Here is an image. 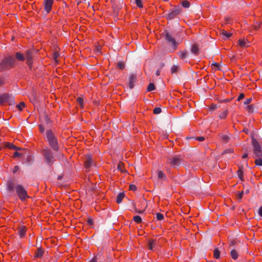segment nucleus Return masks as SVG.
<instances>
[{"instance_id": "1", "label": "nucleus", "mask_w": 262, "mask_h": 262, "mask_svg": "<svg viewBox=\"0 0 262 262\" xmlns=\"http://www.w3.org/2000/svg\"><path fill=\"white\" fill-rule=\"evenodd\" d=\"M46 139L54 150H58L57 139L52 130H48L47 131Z\"/></svg>"}, {"instance_id": "2", "label": "nucleus", "mask_w": 262, "mask_h": 262, "mask_svg": "<svg viewBox=\"0 0 262 262\" xmlns=\"http://www.w3.org/2000/svg\"><path fill=\"white\" fill-rule=\"evenodd\" d=\"M15 64V59L11 56H8L2 61L0 64V70L3 71L4 70L9 69L13 67Z\"/></svg>"}, {"instance_id": "3", "label": "nucleus", "mask_w": 262, "mask_h": 262, "mask_svg": "<svg viewBox=\"0 0 262 262\" xmlns=\"http://www.w3.org/2000/svg\"><path fill=\"white\" fill-rule=\"evenodd\" d=\"M43 156L47 165L51 166L55 161L52 151L48 148L43 150Z\"/></svg>"}, {"instance_id": "4", "label": "nucleus", "mask_w": 262, "mask_h": 262, "mask_svg": "<svg viewBox=\"0 0 262 262\" xmlns=\"http://www.w3.org/2000/svg\"><path fill=\"white\" fill-rule=\"evenodd\" d=\"M16 58L17 60L20 61H24L25 59L27 60V64L30 66L32 63V57L31 51H28L26 54V56H24L23 54L19 52H17L16 54Z\"/></svg>"}, {"instance_id": "5", "label": "nucleus", "mask_w": 262, "mask_h": 262, "mask_svg": "<svg viewBox=\"0 0 262 262\" xmlns=\"http://www.w3.org/2000/svg\"><path fill=\"white\" fill-rule=\"evenodd\" d=\"M15 189L19 199L21 200L24 201L26 199L29 198L26 190L21 185H17L15 187Z\"/></svg>"}, {"instance_id": "6", "label": "nucleus", "mask_w": 262, "mask_h": 262, "mask_svg": "<svg viewBox=\"0 0 262 262\" xmlns=\"http://www.w3.org/2000/svg\"><path fill=\"white\" fill-rule=\"evenodd\" d=\"M253 151L257 157H262L261 147L258 142L254 138L252 139Z\"/></svg>"}, {"instance_id": "7", "label": "nucleus", "mask_w": 262, "mask_h": 262, "mask_svg": "<svg viewBox=\"0 0 262 262\" xmlns=\"http://www.w3.org/2000/svg\"><path fill=\"white\" fill-rule=\"evenodd\" d=\"M181 12V9L180 7H174L167 14L166 18L168 19H172L178 15Z\"/></svg>"}, {"instance_id": "8", "label": "nucleus", "mask_w": 262, "mask_h": 262, "mask_svg": "<svg viewBox=\"0 0 262 262\" xmlns=\"http://www.w3.org/2000/svg\"><path fill=\"white\" fill-rule=\"evenodd\" d=\"M182 159L180 156H176L168 158V162L173 166L179 165L181 162Z\"/></svg>"}, {"instance_id": "9", "label": "nucleus", "mask_w": 262, "mask_h": 262, "mask_svg": "<svg viewBox=\"0 0 262 262\" xmlns=\"http://www.w3.org/2000/svg\"><path fill=\"white\" fill-rule=\"evenodd\" d=\"M165 39L167 42H168L169 43H170L171 45V46L174 49H175L177 47L178 44L176 42L174 38L173 37H172L171 35L169 33H167L166 34Z\"/></svg>"}, {"instance_id": "10", "label": "nucleus", "mask_w": 262, "mask_h": 262, "mask_svg": "<svg viewBox=\"0 0 262 262\" xmlns=\"http://www.w3.org/2000/svg\"><path fill=\"white\" fill-rule=\"evenodd\" d=\"M54 0H45L44 9L48 13L52 9Z\"/></svg>"}, {"instance_id": "11", "label": "nucleus", "mask_w": 262, "mask_h": 262, "mask_svg": "<svg viewBox=\"0 0 262 262\" xmlns=\"http://www.w3.org/2000/svg\"><path fill=\"white\" fill-rule=\"evenodd\" d=\"M137 75L135 74H132L129 77L128 80V86L130 89H133L135 85V83L136 82Z\"/></svg>"}, {"instance_id": "12", "label": "nucleus", "mask_w": 262, "mask_h": 262, "mask_svg": "<svg viewBox=\"0 0 262 262\" xmlns=\"http://www.w3.org/2000/svg\"><path fill=\"white\" fill-rule=\"evenodd\" d=\"M157 242L156 239H150L148 241V249L151 251H155L157 246Z\"/></svg>"}, {"instance_id": "13", "label": "nucleus", "mask_w": 262, "mask_h": 262, "mask_svg": "<svg viewBox=\"0 0 262 262\" xmlns=\"http://www.w3.org/2000/svg\"><path fill=\"white\" fill-rule=\"evenodd\" d=\"M93 164V160L91 156H88L84 162V167L86 169H89Z\"/></svg>"}, {"instance_id": "14", "label": "nucleus", "mask_w": 262, "mask_h": 262, "mask_svg": "<svg viewBox=\"0 0 262 262\" xmlns=\"http://www.w3.org/2000/svg\"><path fill=\"white\" fill-rule=\"evenodd\" d=\"M26 233V228L25 227L20 228L18 231V234L20 237H23L25 236Z\"/></svg>"}, {"instance_id": "15", "label": "nucleus", "mask_w": 262, "mask_h": 262, "mask_svg": "<svg viewBox=\"0 0 262 262\" xmlns=\"http://www.w3.org/2000/svg\"><path fill=\"white\" fill-rule=\"evenodd\" d=\"M44 251L41 248H38L35 253L36 257H41L43 254Z\"/></svg>"}, {"instance_id": "16", "label": "nucleus", "mask_w": 262, "mask_h": 262, "mask_svg": "<svg viewBox=\"0 0 262 262\" xmlns=\"http://www.w3.org/2000/svg\"><path fill=\"white\" fill-rule=\"evenodd\" d=\"M199 51V48L198 46L196 44H194L191 48L192 52L194 54L197 55L198 54Z\"/></svg>"}, {"instance_id": "17", "label": "nucleus", "mask_w": 262, "mask_h": 262, "mask_svg": "<svg viewBox=\"0 0 262 262\" xmlns=\"http://www.w3.org/2000/svg\"><path fill=\"white\" fill-rule=\"evenodd\" d=\"M6 147L7 148H10V149H15V150H20V148L14 145L11 143H7L6 144Z\"/></svg>"}, {"instance_id": "18", "label": "nucleus", "mask_w": 262, "mask_h": 262, "mask_svg": "<svg viewBox=\"0 0 262 262\" xmlns=\"http://www.w3.org/2000/svg\"><path fill=\"white\" fill-rule=\"evenodd\" d=\"M8 97L6 94H3L0 96V104L6 102L8 100Z\"/></svg>"}, {"instance_id": "19", "label": "nucleus", "mask_w": 262, "mask_h": 262, "mask_svg": "<svg viewBox=\"0 0 262 262\" xmlns=\"http://www.w3.org/2000/svg\"><path fill=\"white\" fill-rule=\"evenodd\" d=\"M124 196V195L123 193H119L117 196L116 202L118 204L122 202Z\"/></svg>"}, {"instance_id": "20", "label": "nucleus", "mask_w": 262, "mask_h": 262, "mask_svg": "<svg viewBox=\"0 0 262 262\" xmlns=\"http://www.w3.org/2000/svg\"><path fill=\"white\" fill-rule=\"evenodd\" d=\"M231 256L233 259H236L238 258V253L236 250H232L230 252Z\"/></svg>"}, {"instance_id": "21", "label": "nucleus", "mask_w": 262, "mask_h": 262, "mask_svg": "<svg viewBox=\"0 0 262 262\" xmlns=\"http://www.w3.org/2000/svg\"><path fill=\"white\" fill-rule=\"evenodd\" d=\"M238 44L240 47H241L242 48H245L247 46L246 41L244 39H239L238 41Z\"/></svg>"}, {"instance_id": "22", "label": "nucleus", "mask_w": 262, "mask_h": 262, "mask_svg": "<svg viewBox=\"0 0 262 262\" xmlns=\"http://www.w3.org/2000/svg\"><path fill=\"white\" fill-rule=\"evenodd\" d=\"M220 251L218 249V248H215L214 250L213 256L216 259H217L220 257Z\"/></svg>"}, {"instance_id": "23", "label": "nucleus", "mask_w": 262, "mask_h": 262, "mask_svg": "<svg viewBox=\"0 0 262 262\" xmlns=\"http://www.w3.org/2000/svg\"><path fill=\"white\" fill-rule=\"evenodd\" d=\"M158 177L159 179L164 180L166 179L165 174L161 170L158 171Z\"/></svg>"}, {"instance_id": "24", "label": "nucleus", "mask_w": 262, "mask_h": 262, "mask_svg": "<svg viewBox=\"0 0 262 262\" xmlns=\"http://www.w3.org/2000/svg\"><path fill=\"white\" fill-rule=\"evenodd\" d=\"M255 161V164L257 166H262V157H258Z\"/></svg>"}, {"instance_id": "25", "label": "nucleus", "mask_w": 262, "mask_h": 262, "mask_svg": "<svg viewBox=\"0 0 262 262\" xmlns=\"http://www.w3.org/2000/svg\"><path fill=\"white\" fill-rule=\"evenodd\" d=\"M221 34L223 36L225 37V38H229L231 36V33H228L227 31H224V30H223Z\"/></svg>"}, {"instance_id": "26", "label": "nucleus", "mask_w": 262, "mask_h": 262, "mask_svg": "<svg viewBox=\"0 0 262 262\" xmlns=\"http://www.w3.org/2000/svg\"><path fill=\"white\" fill-rule=\"evenodd\" d=\"M227 115V111H225L222 113H221L219 115V118L223 119L226 118Z\"/></svg>"}, {"instance_id": "27", "label": "nucleus", "mask_w": 262, "mask_h": 262, "mask_svg": "<svg viewBox=\"0 0 262 262\" xmlns=\"http://www.w3.org/2000/svg\"><path fill=\"white\" fill-rule=\"evenodd\" d=\"M134 221L139 224L140 223L142 222V219L141 217L139 215H136L133 218Z\"/></svg>"}, {"instance_id": "28", "label": "nucleus", "mask_w": 262, "mask_h": 262, "mask_svg": "<svg viewBox=\"0 0 262 262\" xmlns=\"http://www.w3.org/2000/svg\"><path fill=\"white\" fill-rule=\"evenodd\" d=\"M147 91L151 92L155 89V86L154 83H150L147 87Z\"/></svg>"}, {"instance_id": "29", "label": "nucleus", "mask_w": 262, "mask_h": 262, "mask_svg": "<svg viewBox=\"0 0 262 262\" xmlns=\"http://www.w3.org/2000/svg\"><path fill=\"white\" fill-rule=\"evenodd\" d=\"M182 5L184 8H188L190 6V3L187 1H184L182 2Z\"/></svg>"}, {"instance_id": "30", "label": "nucleus", "mask_w": 262, "mask_h": 262, "mask_svg": "<svg viewBox=\"0 0 262 262\" xmlns=\"http://www.w3.org/2000/svg\"><path fill=\"white\" fill-rule=\"evenodd\" d=\"M156 219L158 221H161L164 219V215L161 213H157L156 214Z\"/></svg>"}, {"instance_id": "31", "label": "nucleus", "mask_w": 262, "mask_h": 262, "mask_svg": "<svg viewBox=\"0 0 262 262\" xmlns=\"http://www.w3.org/2000/svg\"><path fill=\"white\" fill-rule=\"evenodd\" d=\"M17 108L19 110V111H21L22 110L25 106V104L24 102H20L19 104H18V105H17Z\"/></svg>"}, {"instance_id": "32", "label": "nucleus", "mask_w": 262, "mask_h": 262, "mask_svg": "<svg viewBox=\"0 0 262 262\" xmlns=\"http://www.w3.org/2000/svg\"><path fill=\"white\" fill-rule=\"evenodd\" d=\"M7 187L9 190L11 191L13 189L14 184L12 182H9L7 184Z\"/></svg>"}, {"instance_id": "33", "label": "nucleus", "mask_w": 262, "mask_h": 262, "mask_svg": "<svg viewBox=\"0 0 262 262\" xmlns=\"http://www.w3.org/2000/svg\"><path fill=\"white\" fill-rule=\"evenodd\" d=\"M117 67L119 69L122 70L125 67V64L123 62H119L118 63Z\"/></svg>"}, {"instance_id": "34", "label": "nucleus", "mask_w": 262, "mask_h": 262, "mask_svg": "<svg viewBox=\"0 0 262 262\" xmlns=\"http://www.w3.org/2000/svg\"><path fill=\"white\" fill-rule=\"evenodd\" d=\"M161 112V109L160 107H155L154 109L153 113L155 114H158Z\"/></svg>"}, {"instance_id": "35", "label": "nucleus", "mask_w": 262, "mask_h": 262, "mask_svg": "<svg viewBox=\"0 0 262 262\" xmlns=\"http://www.w3.org/2000/svg\"><path fill=\"white\" fill-rule=\"evenodd\" d=\"M135 2H136V4L137 5V6L138 7H139V8L143 7V5H142L141 0H136Z\"/></svg>"}, {"instance_id": "36", "label": "nucleus", "mask_w": 262, "mask_h": 262, "mask_svg": "<svg viewBox=\"0 0 262 262\" xmlns=\"http://www.w3.org/2000/svg\"><path fill=\"white\" fill-rule=\"evenodd\" d=\"M178 69V67L177 66L173 65L171 68V72L172 73H174L177 71Z\"/></svg>"}, {"instance_id": "37", "label": "nucleus", "mask_w": 262, "mask_h": 262, "mask_svg": "<svg viewBox=\"0 0 262 262\" xmlns=\"http://www.w3.org/2000/svg\"><path fill=\"white\" fill-rule=\"evenodd\" d=\"M246 110L247 111H248V112L249 113H252L253 111V106L251 105H248L247 107H246Z\"/></svg>"}, {"instance_id": "38", "label": "nucleus", "mask_w": 262, "mask_h": 262, "mask_svg": "<svg viewBox=\"0 0 262 262\" xmlns=\"http://www.w3.org/2000/svg\"><path fill=\"white\" fill-rule=\"evenodd\" d=\"M186 56H187V52H181L180 55V57L182 59H184V58H186Z\"/></svg>"}, {"instance_id": "39", "label": "nucleus", "mask_w": 262, "mask_h": 262, "mask_svg": "<svg viewBox=\"0 0 262 262\" xmlns=\"http://www.w3.org/2000/svg\"><path fill=\"white\" fill-rule=\"evenodd\" d=\"M237 174H238V177L240 178L241 180H242L243 179V171L241 170H238L237 171Z\"/></svg>"}, {"instance_id": "40", "label": "nucleus", "mask_w": 262, "mask_h": 262, "mask_svg": "<svg viewBox=\"0 0 262 262\" xmlns=\"http://www.w3.org/2000/svg\"><path fill=\"white\" fill-rule=\"evenodd\" d=\"M222 139L225 141V142H228L229 141V137L227 135H223L222 137Z\"/></svg>"}, {"instance_id": "41", "label": "nucleus", "mask_w": 262, "mask_h": 262, "mask_svg": "<svg viewBox=\"0 0 262 262\" xmlns=\"http://www.w3.org/2000/svg\"><path fill=\"white\" fill-rule=\"evenodd\" d=\"M78 102L80 104L81 106H83V100L82 98H78L77 99Z\"/></svg>"}, {"instance_id": "42", "label": "nucleus", "mask_w": 262, "mask_h": 262, "mask_svg": "<svg viewBox=\"0 0 262 262\" xmlns=\"http://www.w3.org/2000/svg\"><path fill=\"white\" fill-rule=\"evenodd\" d=\"M118 168L121 171L124 172L123 170V164L122 163H119L118 166Z\"/></svg>"}, {"instance_id": "43", "label": "nucleus", "mask_w": 262, "mask_h": 262, "mask_svg": "<svg viewBox=\"0 0 262 262\" xmlns=\"http://www.w3.org/2000/svg\"><path fill=\"white\" fill-rule=\"evenodd\" d=\"M129 189L132 190H133V191H135V190H136L137 189V187L134 185H129Z\"/></svg>"}, {"instance_id": "44", "label": "nucleus", "mask_w": 262, "mask_h": 262, "mask_svg": "<svg viewBox=\"0 0 262 262\" xmlns=\"http://www.w3.org/2000/svg\"><path fill=\"white\" fill-rule=\"evenodd\" d=\"M251 101H252V98H251L247 99L245 100V101L244 102V104H248L251 103Z\"/></svg>"}, {"instance_id": "45", "label": "nucleus", "mask_w": 262, "mask_h": 262, "mask_svg": "<svg viewBox=\"0 0 262 262\" xmlns=\"http://www.w3.org/2000/svg\"><path fill=\"white\" fill-rule=\"evenodd\" d=\"M21 156V154H19V152H18L17 151H15L13 155V157L14 158H16V157H20Z\"/></svg>"}, {"instance_id": "46", "label": "nucleus", "mask_w": 262, "mask_h": 262, "mask_svg": "<svg viewBox=\"0 0 262 262\" xmlns=\"http://www.w3.org/2000/svg\"><path fill=\"white\" fill-rule=\"evenodd\" d=\"M244 97V95L243 94H240V95L238 96L237 98V100L239 101L242 99H243Z\"/></svg>"}, {"instance_id": "47", "label": "nucleus", "mask_w": 262, "mask_h": 262, "mask_svg": "<svg viewBox=\"0 0 262 262\" xmlns=\"http://www.w3.org/2000/svg\"><path fill=\"white\" fill-rule=\"evenodd\" d=\"M19 170V167L18 166H15L13 170V173L16 172Z\"/></svg>"}, {"instance_id": "48", "label": "nucleus", "mask_w": 262, "mask_h": 262, "mask_svg": "<svg viewBox=\"0 0 262 262\" xmlns=\"http://www.w3.org/2000/svg\"><path fill=\"white\" fill-rule=\"evenodd\" d=\"M197 140L200 141H203L204 140V137H198L196 139Z\"/></svg>"}, {"instance_id": "49", "label": "nucleus", "mask_w": 262, "mask_h": 262, "mask_svg": "<svg viewBox=\"0 0 262 262\" xmlns=\"http://www.w3.org/2000/svg\"><path fill=\"white\" fill-rule=\"evenodd\" d=\"M258 214L261 217H262V206L259 208L258 210Z\"/></svg>"}, {"instance_id": "50", "label": "nucleus", "mask_w": 262, "mask_h": 262, "mask_svg": "<svg viewBox=\"0 0 262 262\" xmlns=\"http://www.w3.org/2000/svg\"><path fill=\"white\" fill-rule=\"evenodd\" d=\"M39 130L41 133H43L44 131V127L42 125H39Z\"/></svg>"}, {"instance_id": "51", "label": "nucleus", "mask_w": 262, "mask_h": 262, "mask_svg": "<svg viewBox=\"0 0 262 262\" xmlns=\"http://www.w3.org/2000/svg\"><path fill=\"white\" fill-rule=\"evenodd\" d=\"M161 70L160 69H158L156 71V74L157 76H159L160 75Z\"/></svg>"}, {"instance_id": "52", "label": "nucleus", "mask_w": 262, "mask_h": 262, "mask_svg": "<svg viewBox=\"0 0 262 262\" xmlns=\"http://www.w3.org/2000/svg\"><path fill=\"white\" fill-rule=\"evenodd\" d=\"M243 194H244L243 191H242V192H240V193H239V194H238V198H239V199H242V197H243Z\"/></svg>"}, {"instance_id": "53", "label": "nucleus", "mask_w": 262, "mask_h": 262, "mask_svg": "<svg viewBox=\"0 0 262 262\" xmlns=\"http://www.w3.org/2000/svg\"><path fill=\"white\" fill-rule=\"evenodd\" d=\"M233 151V150L232 149H227L225 151V153H227V152H232Z\"/></svg>"}, {"instance_id": "54", "label": "nucleus", "mask_w": 262, "mask_h": 262, "mask_svg": "<svg viewBox=\"0 0 262 262\" xmlns=\"http://www.w3.org/2000/svg\"><path fill=\"white\" fill-rule=\"evenodd\" d=\"M97 261V258L96 257H94L90 262H96Z\"/></svg>"}, {"instance_id": "55", "label": "nucleus", "mask_w": 262, "mask_h": 262, "mask_svg": "<svg viewBox=\"0 0 262 262\" xmlns=\"http://www.w3.org/2000/svg\"><path fill=\"white\" fill-rule=\"evenodd\" d=\"M58 56V54L57 53H55L54 55V58L56 59Z\"/></svg>"}, {"instance_id": "56", "label": "nucleus", "mask_w": 262, "mask_h": 262, "mask_svg": "<svg viewBox=\"0 0 262 262\" xmlns=\"http://www.w3.org/2000/svg\"><path fill=\"white\" fill-rule=\"evenodd\" d=\"M247 157H248V154H244V155L242 156V158H243V159H244V158H247Z\"/></svg>"}, {"instance_id": "57", "label": "nucleus", "mask_w": 262, "mask_h": 262, "mask_svg": "<svg viewBox=\"0 0 262 262\" xmlns=\"http://www.w3.org/2000/svg\"><path fill=\"white\" fill-rule=\"evenodd\" d=\"M88 223L90 224H93V221L92 220H88Z\"/></svg>"}, {"instance_id": "58", "label": "nucleus", "mask_w": 262, "mask_h": 262, "mask_svg": "<svg viewBox=\"0 0 262 262\" xmlns=\"http://www.w3.org/2000/svg\"><path fill=\"white\" fill-rule=\"evenodd\" d=\"M216 108V106L215 105H212L211 107L212 110H215Z\"/></svg>"}, {"instance_id": "59", "label": "nucleus", "mask_w": 262, "mask_h": 262, "mask_svg": "<svg viewBox=\"0 0 262 262\" xmlns=\"http://www.w3.org/2000/svg\"><path fill=\"white\" fill-rule=\"evenodd\" d=\"M3 83V80L0 78V85Z\"/></svg>"}, {"instance_id": "60", "label": "nucleus", "mask_w": 262, "mask_h": 262, "mask_svg": "<svg viewBox=\"0 0 262 262\" xmlns=\"http://www.w3.org/2000/svg\"><path fill=\"white\" fill-rule=\"evenodd\" d=\"M214 66H216V67H217V64L216 63H215L214 64H213Z\"/></svg>"}, {"instance_id": "61", "label": "nucleus", "mask_w": 262, "mask_h": 262, "mask_svg": "<svg viewBox=\"0 0 262 262\" xmlns=\"http://www.w3.org/2000/svg\"><path fill=\"white\" fill-rule=\"evenodd\" d=\"M143 211H139L138 212H139V213H143Z\"/></svg>"}]
</instances>
